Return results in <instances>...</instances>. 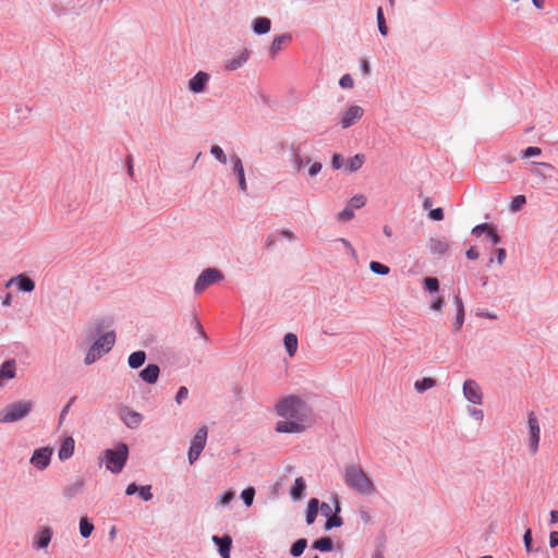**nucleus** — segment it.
<instances>
[{"mask_svg":"<svg viewBox=\"0 0 558 558\" xmlns=\"http://www.w3.org/2000/svg\"><path fill=\"white\" fill-rule=\"evenodd\" d=\"M104 327L105 319L98 318L86 330L89 338H95L84 357V364L87 366L109 353L116 343V332L113 330L102 332Z\"/></svg>","mask_w":558,"mask_h":558,"instance_id":"obj_1","label":"nucleus"},{"mask_svg":"<svg viewBox=\"0 0 558 558\" xmlns=\"http://www.w3.org/2000/svg\"><path fill=\"white\" fill-rule=\"evenodd\" d=\"M276 413L283 418L306 421L311 415V409L300 397L288 396L276 404Z\"/></svg>","mask_w":558,"mask_h":558,"instance_id":"obj_2","label":"nucleus"},{"mask_svg":"<svg viewBox=\"0 0 558 558\" xmlns=\"http://www.w3.org/2000/svg\"><path fill=\"white\" fill-rule=\"evenodd\" d=\"M343 482L352 490L369 495L375 486L363 469L357 464H347L343 470Z\"/></svg>","mask_w":558,"mask_h":558,"instance_id":"obj_3","label":"nucleus"},{"mask_svg":"<svg viewBox=\"0 0 558 558\" xmlns=\"http://www.w3.org/2000/svg\"><path fill=\"white\" fill-rule=\"evenodd\" d=\"M129 458V447L124 442H119L113 449H106L101 453V461L108 471L119 474L126 464Z\"/></svg>","mask_w":558,"mask_h":558,"instance_id":"obj_4","label":"nucleus"},{"mask_svg":"<svg viewBox=\"0 0 558 558\" xmlns=\"http://www.w3.org/2000/svg\"><path fill=\"white\" fill-rule=\"evenodd\" d=\"M34 408L31 400H20L8 404L0 411V423H14L26 417Z\"/></svg>","mask_w":558,"mask_h":558,"instance_id":"obj_5","label":"nucleus"},{"mask_svg":"<svg viewBox=\"0 0 558 558\" xmlns=\"http://www.w3.org/2000/svg\"><path fill=\"white\" fill-rule=\"evenodd\" d=\"M225 276L218 268L209 267L204 269L197 277L194 284V293L202 294L208 287L223 281Z\"/></svg>","mask_w":558,"mask_h":558,"instance_id":"obj_6","label":"nucleus"},{"mask_svg":"<svg viewBox=\"0 0 558 558\" xmlns=\"http://www.w3.org/2000/svg\"><path fill=\"white\" fill-rule=\"evenodd\" d=\"M208 428L206 426H202L197 429L196 434L193 436L190 445V449L187 452L189 463L194 464L198 458L201 457L207 441Z\"/></svg>","mask_w":558,"mask_h":558,"instance_id":"obj_7","label":"nucleus"},{"mask_svg":"<svg viewBox=\"0 0 558 558\" xmlns=\"http://www.w3.org/2000/svg\"><path fill=\"white\" fill-rule=\"evenodd\" d=\"M302 143H292L289 147L290 162L292 169L298 173H302L305 167L311 163V157L302 154Z\"/></svg>","mask_w":558,"mask_h":558,"instance_id":"obj_8","label":"nucleus"},{"mask_svg":"<svg viewBox=\"0 0 558 558\" xmlns=\"http://www.w3.org/2000/svg\"><path fill=\"white\" fill-rule=\"evenodd\" d=\"M527 427H529V449L531 453H536L539 446L541 439V427L536 415L531 412L527 417Z\"/></svg>","mask_w":558,"mask_h":558,"instance_id":"obj_9","label":"nucleus"},{"mask_svg":"<svg viewBox=\"0 0 558 558\" xmlns=\"http://www.w3.org/2000/svg\"><path fill=\"white\" fill-rule=\"evenodd\" d=\"M464 398L472 404L481 405L483 403V391L478 383L474 379H466L462 387Z\"/></svg>","mask_w":558,"mask_h":558,"instance_id":"obj_10","label":"nucleus"},{"mask_svg":"<svg viewBox=\"0 0 558 558\" xmlns=\"http://www.w3.org/2000/svg\"><path fill=\"white\" fill-rule=\"evenodd\" d=\"M119 417L128 428L136 429L143 422V415L140 412L123 405L119 409Z\"/></svg>","mask_w":558,"mask_h":558,"instance_id":"obj_11","label":"nucleus"},{"mask_svg":"<svg viewBox=\"0 0 558 558\" xmlns=\"http://www.w3.org/2000/svg\"><path fill=\"white\" fill-rule=\"evenodd\" d=\"M52 456V449L49 447H43L36 449L29 460V462L39 471L45 470L49 464Z\"/></svg>","mask_w":558,"mask_h":558,"instance_id":"obj_12","label":"nucleus"},{"mask_svg":"<svg viewBox=\"0 0 558 558\" xmlns=\"http://www.w3.org/2000/svg\"><path fill=\"white\" fill-rule=\"evenodd\" d=\"M306 421H299L295 418H284V421H279L276 423L275 430L277 433H302L305 429Z\"/></svg>","mask_w":558,"mask_h":558,"instance_id":"obj_13","label":"nucleus"},{"mask_svg":"<svg viewBox=\"0 0 558 558\" xmlns=\"http://www.w3.org/2000/svg\"><path fill=\"white\" fill-rule=\"evenodd\" d=\"M364 114V110L357 106H350L341 116L340 124L342 129H348L356 123Z\"/></svg>","mask_w":558,"mask_h":558,"instance_id":"obj_14","label":"nucleus"},{"mask_svg":"<svg viewBox=\"0 0 558 558\" xmlns=\"http://www.w3.org/2000/svg\"><path fill=\"white\" fill-rule=\"evenodd\" d=\"M210 75L207 72L198 71L190 81L189 89L194 94H202L206 90Z\"/></svg>","mask_w":558,"mask_h":558,"instance_id":"obj_15","label":"nucleus"},{"mask_svg":"<svg viewBox=\"0 0 558 558\" xmlns=\"http://www.w3.org/2000/svg\"><path fill=\"white\" fill-rule=\"evenodd\" d=\"M211 542L217 546L218 554L221 558H230V551L232 547V537L230 535H213Z\"/></svg>","mask_w":558,"mask_h":558,"instance_id":"obj_16","label":"nucleus"},{"mask_svg":"<svg viewBox=\"0 0 558 558\" xmlns=\"http://www.w3.org/2000/svg\"><path fill=\"white\" fill-rule=\"evenodd\" d=\"M250 54H251V52L248 49H246V48L242 49L235 56L226 60V63H225L226 70L235 71V70L240 69L247 62Z\"/></svg>","mask_w":558,"mask_h":558,"instance_id":"obj_17","label":"nucleus"},{"mask_svg":"<svg viewBox=\"0 0 558 558\" xmlns=\"http://www.w3.org/2000/svg\"><path fill=\"white\" fill-rule=\"evenodd\" d=\"M231 163H232V170L235 173L238 181H239V187L241 191L245 192L247 190V184L245 180V173L244 168L241 158L233 154L230 157Z\"/></svg>","mask_w":558,"mask_h":558,"instance_id":"obj_18","label":"nucleus"},{"mask_svg":"<svg viewBox=\"0 0 558 558\" xmlns=\"http://www.w3.org/2000/svg\"><path fill=\"white\" fill-rule=\"evenodd\" d=\"M160 374V368L157 364H148L145 368L140 372V378L148 384L154 385L157 383Z\"/></svg>","mask_w":558,"mask_h":558,"instance_id":"obj_19","label":"nucleus"},{"mask_svg":"<svg viewBox=\"0 0 558 558\" xmlns=\"http://www.w3.org/2000/svg\"><path fill=\"white\" fill-rule=\"evenodd\" d=\"M52 538V529L49 526L40 527L35 535V547L45 549L49 546Z\"/></svg>","mask_w":558,"mask_h":558,"instance_id":"obj_20","label":"nucleus"},{"mask_svg":"<svg viewBox=\"0 0 558 558\" xmlns=\"http://www.w3.org/2000/svg\"><path fill=\"white\" fill-rule=\"evenodd\" d=\"M12 283H15L17 289L23 292H32L35 289V282L33 279L25 275H17L16 277L11 278L5 286L10 287Z\"/></svg>","mask_w":558,"mask_h":558,"instance_id":"obj_21","label":"nucleus"},{"mask_svg":"<svg viewBox=\"0 0 558 558\" xmlns=\"http://www.w3.org/2000/svg\"><path fill=\"white\" fill-rule=\"evenodd\" d=\"M85 486L83 478H77L74 482L65 485L62 489V495L65 499L71 500L80 495Z\"/></svg>","mask_w":558,"mask_h":558,"instance_id":"obj_22","label":"nucleus"},{"mask_svg":"<svg viewBox=\"0 0 558 558\" xmlns=\"http://www.w3.org/2000/svg\"><path fill=\"white\" fill-rule=\"evenodd\" d=\"M428 248L433 255L444 256L449 250V243L446 239L432 238L428 241Z\"/></svg>","mask_w":558,"mask_h":558,"instance_id":"obj_23","label":"nucleus"},{"mask_svg":"<svg viewBox=\"0 0 558 558\" xmlns=\"http://www.w3.org/2000/svg\"><path fill=\"white\" fill-rule=\"evenodd\" d=\"M252 29L256 35H265L271 29V21L268 17L259 16L253 20Z\"/></svg>","mask_w":558,"mask_h":558,"instance_id":"obj_24","label":"nucleus"},{"mask_svg":"<svg viewBox=\"0 0 558 558\" xmlns=\"http://www.w3.org/2000/svg\"><path fill=\"white\" fill-rule=\"evenodd\" d=\"M16 375V362L14 359L7 360L0 365V379H13Z\"/></svg>","mask_w":558,"mask_h":558,"instance_id":"obj_25","label":"nucleus"},{"mask_svg":"<svg viewBox=\"0 0 558 558\" xmlns=\"http://www.w3.org/2000/svg\"><path fill=\"white\" fill-rule=\"evenodd\" d=\"M74 439L72 437H66L58 452V457L60 461H65L70 459L74 453Z\"/></svg>","mask_w":558,"mask_h":558,"instance_id":"obj_26","label":"nucleus"},{"mask_svg":"<svg viewBox=\"0 0 558 558\" xmlns=\"http://www.w3.org/2000/svg\"><path fill=\"white\" fill-rule=\"evenodd\" d=\"M291 38L292 37L290 34H282V35L276 36L270 45V48H269L270 58H272V59L276 58L278 52L282 50L283 44L291 40Z\"/></svg>","mask_w":558,"mask_h":558,"instance_id":"obj_27","label":"nucleus"},{"mask_svg":"<svg viewBox=\"0 0 558 558\" xmlns=\"http://www.w3.org/2000/svg\"><path fill=\"white\" fill-rule=\"evenodd\" d=\"M364 162L365 156L363 154H356L347 161L344 169L348 173H353L360 170Z\"/></svg>","mask_w":558,"mask_h":558,"instance_id":"obj_28","label":"nucleus"},{"mask_svg":"<svg viewBox=\"0 0 558 558\" xmlns=\"http://www.w3.org/2000/svg\"><path fill=\"white\" fill-rule=\"evenodd\" d=\"M319 510V500L317 498H311L306 509V524L311 525L315 522Z\"/></svg>","mask_w":558,"mask_h":558,"instance_id":"obj_29","label":"nucleus"},{"mask_svg":"<svg viewBox=\"0 0 558 558\" xmlns=\"http://www.w3.org/2000/svg\"><path fill=\"white\" fill-rule=\"evenodd\" d=\"M340 504L338 501V499L335 500V511L336 513L340 512ZM343 524V520L341 517H339L338 514H331L329 517H327V521L325 523V529L326 530H331L333 527H340L341 525Z\"/></svg>","mask_w":558,"mask_h":558,"instance_id":"obj_30","label":"nucleus"},{"mask_svg":"<svg viewBox=\"0 0 558 558\" xmlns=\"http://www.w3.org/2000/svg\"><path fill=\"white\" fill-rule=\"evenodd\" d=\"M306 484L303 477H296L291 489L290 495L292 499L299 500L304 496Z\"/></svg>","mask_w":558,"mask_h":558,"instance_id":"obj_31","label":"nucleus"},{"mask_svg":"<svg viewBox=\"0 0 558 558\" xmlns=\"http://www.w3.org/2000/svg\"><path fill=\"white\" fill-rule=\"evenodd\" d=\"M283 343H284V348H286V351L289 354V356L290 357L294 356V354L298 351V343H299L298 337L294 333L289 332L284 336Z\"/></svg>","mask_w":558,"mask_h":558,"instance_id":"obj_32","label":"nucleus"},{"mask_svg":"<svg viewBox=\"0 0 558 558\" xmlns=\"http://www.w3.org/2000/svg\"><path fill=\"white\" fill-rule=\"evenodd\" d=\"M146 361V353L144 351H135L128 357V364L131 368H140Z\"/></svg>","mask_w":558,"mask_h":558,"instance_id":"obj_33","label":"nucleus"},{"mask_svg":"<svg viewBox=\"0 0 558 558\" xmlns=\"http://www.w3.org/2000/svg\"><path fill=\"white\" fill-rule=\"evenodd\" d=\"M544 169L553 170V166L547 162H534V167L530 170L531 173L535 177L542 178L543 180L550 177L547 174Z\"/></svg>","mask_w":558,"mask_h":558,"instance_id":"obj_34","label":"nucleus"},{"mask_svg":"<svg viewBox=\"0 0 558 558\" xmlns=\"http://www.w3.org/2000/svg\"><path fill=\"white\" fill-rule=\"evenodd\" d=\"M436 386V380L432 377H424L414 383V388L417 392H425L426 390Z\"/></svg>","mask_w":558,"mask_h":558,"instance_id":"obj_35","label":"nucleus"},{"mask_svg":"<svg viewBox=\"0 0 558 558\" xmlns=\"http://www.w3.org/2000/svg\"><path fill=\"white\" fill-rule=\"evenodd\" d=\"M94 529V524L88 520V518L83 517L80 519V534L83 538H88Z\"/></svg>","mask_w":558,"mask_h":558,"instance_id":"obj_36","label":"nucleus"},{"mask_svg":"<svg viewBox=\"0 0 558 558\" xmlns=\"http://www.w3.org/2000/svg\"><path fill=\"white\" fill-rule=\"evenodd\" d=\"M312 547L319 551H330L333 548V543L329 537H322L319 539H316L313 543Z\"/></svg>","mask_w":558,"mask_h":558,"instance_id":"obj_37","label":"nucleus"},{"mask_svg":"<svg viewBox=\"0 0 558 558\" xmlns=\"http://www.w3.org/2000/svg\"><path fill=\"white\" fill-rule=\"evenodd\" d=\"M307 546V539L306 538H299L298 541H295L291 548H290V554L293 556V557H300L303 551L305 550Z\"/></svg>","mask_w":558,"mask_h":558,"instance_id":"obj_38","label":"nucleus"},{"mask_svg":"<svg viewBox=\"0 0 558 558\" xmlns=\"http://www.w3.org/2000/svg\"><path fill=\"white\" fill-rule=\"evenodd\" d=\"M423 288L428 293H437L439 291V281L435 277H426L423 280Z\"/></svg>","mask_w":558,"mask_h":558,"instance_id":"obj_39","label":"nucleus"},{"mask_svg":"<svg viewBox=\"0 0 558 558\" xmlns=\"http://www.w3.org/2000/svg\"><path fill=\"white\" fill-rule=\"evenodd\" d=\"M376 20H377V25H378V31L379 33L383 35V36H387L388 34V26L386 24V20H385V16H384V11H383V8L379 7L377 9V12H376Z\"/></svg>","mask_w":558,"mask_h":558,"instance_id":"obj_40","label":"nucleus"},{"mask_svg":"<svg viewBox=\"0 0 558 558\" xmlns=\"http://www.w3.org/2000/svg\"><path fill=\"white\" fill-rule=\"evenodd\" d=\"M369 269L376 274V275H381V276H386L390 272V268L379 262H375V260H372L369 263Z\"/></svg>","mask_w":558,"mask_h":558,"instance_id":"obj_41","label":"nucleus"},{"mask_svg":"<svg viewBox=\"0 0 558 558\" xmlns=\"http://www.w3.org/2000/svg\"><path fill=\"white\" fill-rule=\"evenodd\" d=\"M366 204V197L362 194L354 195L348 203L353 210L360 209Z\"/></svg>","mask_w":558,"mask_h":558,"instance_id":"obj_42","label":"nucleus"},{"mask_svg":"<svg viewBox=\"0 0 558 558\" xmlns=\"http://www.w3.org/2000/svg\"><path fill=\"white\" fill-rule=\"evenodd\" d=\"M255 497V489L253 487H247L242 490L241 498L246 507L252 506Z\"/></svg>","mask_w":558,"mask_h":558,"instance_id":"obj_43","label":"nucleus"},{"mask_svg":"<svg viewBox=\"0 0 558 558\" xmlns=\"http://www.w3.org/2000/svg\"><path fill=\"white\" fill-rule=\"evenodd\" d=\"M210 154L221 163L226 165L228 159L223 149L219 145H213L210 147Z\"/></svg>","mask_w":558,"mask_h":558,"instance_id":"obj_44","label":"nucleus"},{"mask_svg":"<svg viewBox=\"0 0 558 558\" xmlns=\"http://www.w3.org/2000/svg\"><path fill=\"white\" fill-rule=\"evenodd\" d=\"M137 494L143 501H149L153 499L151 486L145 485L138 487Z\"/></svg>","mask_w":558,"mask_h":558,"instance_id":"obj_45","label":"nucleus"},{"mask_svg":"<svg viewBox=\"0 0 558 558\" xmlns=\"http://www.w3.org/2000/svg\"><path fill=\"white\" fill-rule=\"evenodd\" d=\"M525 203H526V198L524 195L515 196L510 204L511 211H513V213L519 211L523 207V205H525Z\"/></svg>","mask_w":558,"mask_h":558,"instance_id":"obj_46","label":"nucleus"},{"mask_svg":"<svg viewBox=\"0 0 558 558\" xmlns=\"http://www.w3.org/2000/svg\"><path fill=\"white\" fill-rule=\"evenodd\" d=\"M354 217V210L350 206H345L339 214H338V220L339 221H349Z\"/></svg>","mask_w":558,"mask_h":558,"instance_id":"obj_47","label":"nucleus"},{"mask_svg":"<svg viewBox=\"0 0 558 558\" xmlns=\"http://www.w3.org/2000/svg\"><path fill=\"white\" fill-rule=\"evenodd\" d=\"M308 169H307V174L311 177V178H314L316 177L323 169V165L320 161H314L308 165Z\"/></svg>","mask_w":558,"mask_h":558,"instance_id":"obj_48","label":"nucleus"},{"mask_svg":"<svg viewBox=\"0 0 558 558\" xmlns=\"http://www.w3.org/2000/svg\"><path fill=\"white\" fill-rule=\"evenodd\" d=\"M234 498V493L231 490L225 492L217 500L220 506H228Z\"/></svg>","mask_w":558,"mask_h":558,"instance_id":"obj_49","label":"nucleus"},{"mask_svg":"<svg viewBox=\"0 0 558 558\" xmlns=\"http://www.w3.org/2000/svg\"><path fill=\"white\" fill-rule=\"evenodd\" d=\"M189 397V389L185 386H181L175 395V402L181 404Z\"/></svg>","mask_w":558,"mask_h":558,"instance_id":"obj_50","label":"nucleus"},{"mask_svg":"<svg viewBox=\"0 0 558 558\" xmlns=\"http://www.w3.org/2000/svg\"><path fill=\"white\" fill-rule=\"evenodd\" d=\"M339 85L341 88H352L354 85V81L350 74H344L339 80Z\"/></svg>","mask_w":558,"mask_h":558,"instance_id":"obj_51","label":"nucleus"},{"mask_svg":"<svg viewBox=\"0 0 558 558\" xmlns=\"http://www.w3.org/2000/svg\"><path fill=\"white\" fill-rule=\"evenodd\" d=\"M464 316H465V312H462V311L457 312V315H456V318L453 322L454 331H459L462 328L463 323H464Z\"/></svg>","mask_w":558,"mask_h":558,"instance_id":"obj_52","label":"nucleus"},{"mask_svg":"<svg viewBox=\"0 0 558 558\" xmlns=\"http://www.w3.org/2000/svg\"><path fill=\"white\" fill-rule=\"evenodd\" d=\"M76 400V397H72L70 399V401L62 408L61 412H60V416H59V423L62 424L63 420L65 418V416L68 415L69 411H70V408L72 407V404L75 402Z\"/></svg>","mask_w":558,"mask_h":558,"instance_id":"obj_53","label":"nucleus"},{"mask_svg":"<svg viewBox=\"0 0 558 558\" xmlns=\"http://www.w3.org/2000/svg\"><path fill=\"white\" fill-rule=\"evenodd\" d=\"M487 238L489 239V241L494 244V245H497V244H500L501 243V238L499 236V234L496 232L495 228L494 227H490V229H488V232L486 233Z\"/></svg>","mask_w":558,"mask_h":558,"instance_id":"obj_54","label":"nucleus"},{"mask_svg":"<svg viewBox=\"0 0 558 558\" xmlns=\"http://www.w3.org/2000/svg\"><path fill=\"white\" fill-rule=\"evenodd\" d=\"M490 227L492 226H489L488 223H485V222L480 223L472 229V234L475 236H480L482 233H487L488 229H490Z\"/></svg>","mask_w":558,"mask_h":558,"instance_id":"obj_55","label":"nucleus"},{"mask_svg":"<svg viewBox=\"0 0 558 558\" xmlns=\"http://www.w3.org/2000/svg\"><path fill=\"white\" fill-rule=\"evenodd\" d=\"M523 157L524 158H530V157H535V156H538L542 154V150L541 148L538 147H535V146H529L526 147L524 150H523Z\"/></svg>","mask_w":558,"mask_h":558,"instance_id":"obj_56","label":"nucleus"},{"mask_svg":"<svg viewBox=\"0 0 558 558\" xmlns=\"http://www.w3.org/2000/svg\"><path fill=\"white\" fill-rule=\"evenodd\" d=\"M343 161H344L343 157L340 154L335 153L332 155V159H331V167H332V169L339 170L340 168H342Z\"/></svg>","mask_w":558,"mask_h":558,"instance_id":"obj_57","label":"nucleus"},{"mask_svg":"<svg viewBox=\"0 0 558 558\" xmlns=\"http://www.w3.org/2000/svg\"><path fill=\"white\" fill-rule=\"evenodd\" d=\"M428 217L432 220H435V221L442 220L444 219V210H442V208L438 207V208H435V209H430L429 213H428Z\"/></svg>","mask_w":558,"mask_h":558,"instance_id":"obj_58","label":"nucleus"},{"mask_svg":"<svg viewBox=\"0 0 558 558\" xmlns=\"http://www.w3.org/2000/svg\"><path fill=\"white\" fill-rule=\"evenodd\" d=\"M468 413L476 421H483L484 418V412L480 409L468 407Z\"/></svg>","mask_w":558,"mask_h":558,"instance_id":"obj_59","label":"nucleus"},{"mask_svg":"<svg viewBox=\"0 0 558 558\" xmlns=\"http://www.w3.org/2000/svg\"><path fill=\"white\" fill-rule=\"evenodd\" d=\"M532 531L531 529H526L523 535V543L527 551L532 550Z\"/></svg>","mask_w":558,"mask_h":558,"instance_id":"obj_60","label":"nucleus"},{"mask_svg":"<svg viewBox=\"0 0 558 558\" xmlns=\"http://www.w3.org/2000/svg\"><path fill=\"white\" fill-rule=\"evenodd\" d=\"M125 166L128 169V174L132 178L134 175V168H133V156L129 155L125 159Z\"/></svg>","mask_w":558,"mask_h":558,"instance_id":"obj_61","label":"nucleus"},{"mask_svg":"<svg viewBox=\"0 0 558 558\" xmlns=\"http://www.w3.org/2000/svg\"><path fill=\"white\" fill-rule=\"evenodd\" d=\"M319 509L322 511V514L326 518L332 514L331 507L327 502L319 504Z\"/></svg>","mask_w":558,"mask_h":558,"instance_id":"obj_62","label":"nucleus"},{"mask_svg":"<svg viewBox=\"0 0 558 558\" xmlns=\"http://www.w3.org/2000/svg\"><path fill=\"white\" fill-rule=\"evenodd\" d=\"M338 242H340L350 252V254L353 257H355L356 252H355V250L353 248V246L351 245V243L348 240L341 238V239L338 240Z\"/></svg>","mask_w":558,"mask_h":558,"instance_id":"obj_63","label":"nucleus"},{"mask_svg":"<svg viewBox=\"0 0 558 558\" xmlns=\"http://www.w3.org/2000/svg\"><path fill=\"white\" fill-rule=\"evenodd\" d=\"M549 546L551 548H555V547L558 546V532L557 531L550 532V534H549Z\"/></svg>","mask_w":558,"mask_h":558,"instance_id":"obj_64","label":"nucleus"}]
</instances>
